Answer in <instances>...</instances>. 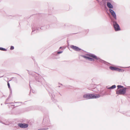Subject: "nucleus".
I'll use <instances>...</instances> for the list:
<instances>
[{"mask_svg": "<svg viewBox=\"0 0 130 130\" xmlns=\"http://www.w3.org/2000/svg\"><path fill=\"white\" fill-rule=\"evenodd\" d=\"M86 55L89 57L83 55H81L80 56L86 59H88L90 61H94L96 64H98L99 62L103 63L106 64H107L108 63L106 61L98 57L96 55L90 53L86 54Z\"/></svg>", "mask_w": 130, "mask_h": 130, "instance_id": "f257e3e1", "label": "nucleus"}, {"mask_svg": "<svg viewBox=\"0 0 130 130\" xmlns=\"http://www.w3.org/2000/svg\"><path fill=\"white\" fill-rule=\"evenodd\" d=\"M50 119L48 117H44L43 118L42 122V126L44 127L39 129L38 130H46L48 129V127L51 128L52 127L50 124Z\"/></svg>", "mask_w": 130, "mask_h": 130, "instance_id": "f03ea898", "label": "nucleus"}, {"mask_svg": "<svg viewBox=\"0 0 130 130\" xmlns=\"http://www.w3.org/2000/svg\"><path fill=\"white\" fill-rule=\"evenodd\" d=\"M49 27V25H47L46 27V28H48ZM32 30L31 34L35 32V33H36L38 32V31H39L40 30L42 29L43 30H45L46 29V27L44 26H41L40 28L36 26L35 25H33L32 26Z\"/></svg>", "mask_w": 130, "mask_h": 130, "instance_id": "7ed1b4c3", "label": "nucleus"}, {"mask_svg": "<svg viewBox=\"0 0 130 130\" xmlns=\"http://www.w3.org/2000/svg\"><path fill=\"white\" fill-rule=\"evenodd\" d=\"M112 26L115 31H118L121 30V28L119 24L116 21V20H112Z\"/></svg>", "mask_w": 130, "mask_h": 130, "instance_id": "20e7f679", "label": "nucleus"}, {"mask_svg": "<svg viewBox=\"0 0 130 130\" xmlns=\"http://www.w3.org/2000/svg\"><path fill=\"white\" fill-rule=\"evenodd\" d=\"M126 87L120 89L116 91V94L118 95H124L126 93Z\"/></svg>", "mask_w": 130, "mask_h": 130, "instance_id": "39448f33", "label": "nucleus"}, {"mask_svg": "<svg viewBox=\"0 0 130 130\" xmlns=\"http://www.w3.org/2000/svg\"><path fill=\"white\" fill-rule=\"evenodd\" d=\"M35 79L37 82L39 83L40 84H42V81L43 80V79L39 74H37V76L35 77Z\"/></svg>", "mask_w": 130, "mask_h": 130, "instance_id": "423d86ee", "label": "nucleus"}, {"mask_svg": "<svg viewBox=\"0 0 130 130\" xmlns=\"http://www.w3.org/2000/svg\"><path fill=\"white\" fill-rule=\"evenodd\" d=\"M95 96L94 94L87 93L84 94L83 97V98L86 99H93V96Z\"/></svg>", "mask_w": 130, "mask_h": 130, "instance_id": "0eeeda50", "label": "nucleus"}, {"mask_svg": "<svg viewBox=\"0 0 130 130\" xmlns=\"http://www.w3.org/2000/svg\"><path fill=\"white\" fill-rule=\"evenodd\" d=\"M109 11L113 18V19H111V21L112 20H117L116 15L115 11L111 9H109Z\"/></svg>", "mask_w": 130, "mask_h": 130, "instance_id": "6e6552de", "label": "nucleus"}, {"mask_svg": "<svg viewBox=\"0 0 130 130\" xmlns=\"http://www.w3.org/2000/svg\"><path fill=\"white\" fill-rule=\"evenodd\" d=\"M48 92L52 100L53 101H54L55 95L54 94L53 90L52 89H50V90L48 91Z\"/></svg>", "mask_w": 130, "mask_h": 130, "instance_id": "1a4fd4ad", "label": "nucleus"}, {"mask_svg": "<svg viewBox=\"0 0 130 130\" xmlns=\"http://www.w3.org/2000/svg\"><path fill=\"white\" fill-rule=\"evenodd\" d=\"M19 127L21 128H26L28 127V125L27 124L25 123H19L18 124Z\"/></svg>", "mask_w": 130, "mask_h": 130, "instance_id": "9d476101", "label": "nucleus"}, {"mask_svg": "<svg viewBox=\"0 0 130 130\" xmlns=\"http://www.w3.org/2000/svg\"><path fill=\"white\" fill-rule=\"evenodd\" d=\"M70 47L72 48L73 50L76 51L78 52L81 50L84 51L83 50L79 48L78 47L73 45H71L70 46Z\"/></svg>", "mask_w": 130, "mask_h": 130, "instance_id": "9b49d317", "label": "nucleus"}, {"mask_svg": "<svg viewBox=\"0 0 130 130\" xmlns=\"http://www.w3.org/2000/svg\"><path fill=\"white\" fill-rule=\"evenodd\" d=\"M52 58L54 59H57L59 58V57L58 56L56 52H55L52 54Z\"/></svg>", "mask_w": 130, "mask_h": 130, "instance_id": "f8f14e48", "label": "nucleus"}, {"mask_svg": "<svg viewBox=\"0 0 130 130\" xmlns=\"http://www.w3.org/2000/svg\"><path fill=\"white\" fill-rule=\"evenodd\" d=\"M107 6L109 8H110V9H112L113 8V6L110 2H107Z\"/></svg>", "mask_w": 130, "mask_h": 130, "instance_id": "ddd939ff", "label": "nucleus"}, {"mask_svg": "<svg viewBox=\"0 0 130 130\" xmlns=\"http://www.w3.org/2000/svg\"><path fill=\"white\" fill-rule=\"evenodd\" d=\"M117 68L113 66H110L109 67V69L113 71H117Z\"/></svg>", "mask_w": 130, "mask_h": 130, "instance_id": "4468645a", "label": "nucleus"}, {"mask_svg": "<svg viewBox=\"0 0 130 130\" xmlns=\"http://www.w3.org/2000/svg\"><path fill=\"white\" fill-rule=\"evenodd\" d=\"M100 93L103 96L105 95L106 92L104 90H101Z\"/></svg>", "mask_w": 130, "mask_h": 130, "instance_id": "2eb2a0df", "label": "nucleus"}, {"mask_svg": "<svg viewBox=\"0 0 130 130\" xmlns=\"http://www.w3.org/2000/svg\"><path fill=\"white\" fill-rule=\"evenodd\" d=\"M116 71H118L119 72H124V70L123 69L117 68Z\"/></svg>", "mask_w": 130, "mask_h": 130, "instance_id": "dca6fc26", "label": "nucleus"}, {"mask_svg": "<svg viewBox=\"0 0 130 130\" xmlns=\"http://www.w3.org/2000/svg\"><path fill=\"white\" fill-rule=\"evenodd\" d=\"M95 96H93V99L94 98H99L100 97L101 95L100 94H96V95H95L94 94Z\"/></svg>", "mask_w": 130, "mask_h": 130, "instance_id": "f3484780", "label": "nucleus"}, {"mask_svg": "<svg viewBox=\"0 0 130 130\" xmlns=\"http://www.w3.org/2000/svg\"><path fill=\"white\" fill-rule=\"evenodd\" d=\"M118 89H119L121 88H124V87L123 86L121 85H118L117 86Z\"/></svg>", "mask_w": 130, "mask_h": 130, "instance_id": "a211bd4d", "label": "nucleus"}, {"mask_svg": "<svg viewBox=\"0 0 130 130\" xmlns=\"http://www.w3.org/2000/svg\"><path fill=\"white\" fill-rule=\"evenodd\" d=\"M0 50L4 51H6L7 50L5 48L2 47H0Z\"/></svg>", "mask_w": 130, "mask_h": 130, "instance_id": "6ab92c4d", "label": "nucleus"}, {"mask_svg": "<svg viewBox=\"0 0 130 130\" xmlns=\"http://www.w3.org/2000/svg\"><path fill=\"white\" fill-rule=\"evenodd\" d=\"M12 79V78H13L14 79V81H15V82L16 83H18V81H17V79L16 78V77H12L11 78Z\"/></svg>", "mask_w": 130, "mask_h": 130, "instance_id": "aec40b11", "label": "nucleus"}, {"mask_svg": "<svg viewBox=\"0 0 130 130\" xmlns=\"http://www.w3.org/2000/svg\"><path fill=\"white\" fill-rule=\"evenodd\" d=\"M103 5L104 6V8H105V9L106 10H108V9H107V7L106 6V4L105 3H104V4H103Z\"/></svg>", "mask_w": 130, "mask_h": 130, "instance_id": "412c9836", "label": "nucleus"}, {"mask_svg": "<svg viewBox=\"0 0 130 130\" xmlns=\"http://www.w3.org/2000/svg\"><path fill=\"white\" fill-rule=\"evenodd\" d=\"M112 89H114L116 88V86L115 85H113L111 86Z\"/></svg>", "mask_w": 130, "mask_h": 130, "instance_id": "4be33fe9", "label": "nucleus"}, {"mask_svg": "<svg viewBox=\"0 0 130 130\" xmlns=\"http://www.w3.org/2000/svg\"><path fill=\"white\" fill-rule=\"evenodd\" d=\"M7 85L8 87V88L10 90V87L9 83V82H7Z\"/></svg>", "mask_w": 130, "mask_h": 130, "instance_id": "5701e85b", "label": "nucleus"}, {"mask_svg": "<svg viewBox=\"0 0 130 130\" xmlns=\"http://www.w3.org/2000/svg\"><path fill=\"white\" fill-rule=\"evenodd\" d=\"M14 47L12 46H11L10 47V50H13L14 49Z\"/></svg>", "mask_w": 130, "mask_h": 130, "instance_id": "b1692460", "label": "nucleus"}, {"mask_svg": "<svg viewBox=\"0 0 130 130\" xmlns=\"http://www.w3.org/2000/svg\"><path fill=\"white\" fill-rule=\"evenodd\" d=\"M63 52V51H58V52L57 53V54H61V53H62V52Z\"/></svg>", "mask_w": 130, "mask_h": 130, "instance_id": "393cba45", "label": "nucleus"}, {"mask_svg": "<svg viewBox=\"0 0 130 130\" xmlns=\"http://www.w3.org/2000/svg\"><path fill=\"white\" fill-rule=\"evenodd\" d=\"M106 88H107V89H112V87H111V86L110 87H108V86H106Z\"/></svg>", "mask_w": 130, "mask_h": 130, "instance_id": "a878e982", "label": "nucleus"}, {"mask_svg": "<svg viewBox=\"0 0 130 130\" xmlns=\"http://www.w3.org/2000/svg\"><path fill=\"white\" fill-rule=\"evenodd\" d=\"M28 71V73L29 74H30V75H32V73L31 72H29V71L28 70H27Z\"/></svg>", "mask_w": 130, "mask_h": 130, "instance_id": "bb28decb", "label": "nucleus"}, {"mask_svg": "<svg viewBox=\"0 0 130 130\" xmlns=\"http://www.w3.org/2000/svg\"><path fill=\"white\" fill-rule=\"evenodd\" d=\"M85 31L87 32V33H88L89 31V29H86L85 30Z\"/></svg>", "mask_w": 130, "mask_h": 130, "instance_id": "cd10ccee", "label": "nucleus"}, {"mask_svg": "<svg viewBox=\"0 0 130 130\" xmlns=\"http://www.w3.org/2000/svg\"><path fill=\"white\" fill-rule=\"evenodd\" d=\"M32 107L33 108V109H35V108L36 107V106H32Z\"/></svg>", "mask_w": 130, "mask_h": 130, "instance_id": "c85d7f7f", "label": "nucleus"}, {"mask_svg": "<svg viewBox=\"0 0 130 130\" xmlns=\"http://www.w3.org/2000/svg\"><path fill=\"white\" fill-rule=\"evenodd\" d=\"M11 97V96H10V95H9V96L8 99H9Z\"/></svg>", "mask_w": 130, "mask_h": 130, "instance_id": "c756f323", "label": "nucleus"}, {"mask_svg": "<svg viewBox=\"0 0 130 130\" xmlns=\"http://www.w3.org/2000/svg\"><path fill=\"white\" fill-rule=\"evenodd\" d=\"M7 102L6 101V102H5V104H8V103H6V102Z\"/></svg>", "mask_w": 130, "mask_h": 130, "instance_id": "7c9ffc66", "label": "nucleus"}, {"mask_svg": "<svg viewBox=\"0 0 130 130\" xmlns=\"http://www.w3.org/2000/svg\"><path fill=\"white\" fill-rule=\"evenodd\" d=\"M36 73L35 72H34L32 73V74H34V73ZM37 74H38L37 73Z\"/></svg>", "mask_w": 130, "mask_h": 130, "instance_id": "2f4dec72", "label": "nucleus"}, {"mask_svg": "<svg viewBox=\"0 0 130 130\" xmlns=\"http://www.w3.org/2000/svg\"><path fill=\"white\" fill-rule=\"evenodd\" d=\"M8 99H8L7 98V99H6V101L7 102V101H8Z\"/></svg>", "mask_w": 130, "mask_h": 130, "instance_id": "473e14b6", "label": "nucleus"}, {"mask_svg": "<svg viewBox=\"0 0 130 130\" xmlns=\"http://www.w3.org/2000/svg\"><path fill=\"white\" fill-rule=\"evenodd\" d=\"M4 76V75H3L2 76H0V78L3 77V76Z\"/></svg>", "mask_w": 130, "mask_h": 130, "instance_id": "72a5a7b5", "label": "nucleus"}, {"mask_svg": "<svg viewBox=\"0 0 130 130\" xmlns=\"http://www.w3.org/2000/svg\"><path fill=\"white\" fill-rule=\"evenodd\" d=\"M62 48V47H60L59 48V49H61Z\"/></svg>", "mask_w": 130, "mask_h": 130, "instance_id": "f704fd0d", "label": "nucleus"}, {"mask_svg": "<svg viewBox=\"0 0 130 130\" xmlns=\"http://www.w3.org/2000/svg\"><path fill=\"white\" fill-rule=\"evenodd\" d=\"M31 91V90H30V93H29V95L30 94Z\"/></svg>", "mask_w": 130, "mask_h": 130, "instance_id": "c9c22d12", "label": "nucleus"}, {"mask_svg": "<svg viewBox=\"0 0 130 130\" xmlns=\"http://www.w3.org/2000/svg\"><path fill=\"white\" fill-rule=\"evenodd\" d=\"M29 85L30 86V81L29 82Z\"/></svg>", "mask_w": 130, "mask_h": 130, "instance_id": "e433bc0d", "label": "nucleus"}, {"mask_svg": "<svg viewBox=\"0 0 130 130\" xmlns=\"http://www.w3.org/2000/svg\"><path fill=\"white\" fill-rule=\"evenodd\" d=\"M13 103V102H11V103H10V104H12Z\"/></svg>", "mask_w": 130, "mask_h": 130, "instance_id": "4c0bfd02", "label": "nucleus"}, {"mask_svg": "<svg viewBox=\"0 0 130 130\" xmlns=\"http://www.w3.org/2000/svg\"><path fill=\"white\" fill-rule=\"evenodd\" d=\"M129 67H130V66L129 67H126V68H129Z\"/></svg>", "mask_w": 130, "mask_h": 130, "instance_id": "58836bf2", "label": "nucleus"}, {"mask_svg": "<svg viewBox=\"0 0 130 130\" xmlns=\"http://www.w3.org/2000/svg\"><path fill=\"white\" fill-rule=\"evenodd\" d=\"M60 84V85H62V84Z\"/></svg>", "mask_w": 130, "mask_h": 130, "instance_id": "ea45409f", "label": "nucleus"}, {"mask_svg": "<svg viewBox=\"0 0 130 130\" xmlns=\"http://www.w3.org/2000/svg\"><path fill=\"white\" fill-rule=\"evenodd\" d=\"M38 70H39V68H38Z\"/></svg>", "mask_w": 130, "mask_h": 130, "instance_id": "a19ab883", "label": "nucleus"}, {"mask_svg": "<svg viewBox=\"0 0 130 130\" xmlns=\"http://www.w3.org/2000/svg\"><path fill=\"white\" fill-rule=\"evenodd\" d=\"M18 74V75H20V76H21V75H20L19 74Z\"/></svg>", "mask_w": 130, "mask_h": 130, "instance_id": "79ce46f5", "label": "nucleus"}, {"mask_svg": "<svg viewBox=\"0 0 130 130\" xmlns=\"http://www.w3.org/2000/svg\"><path fill=\"white\" fill-rule=\"evenodd\" d=\"M58 87H60V86H58Z\"/></svg>", "mask_w": 130, "mask_h": 130, "instance_id": "37998d69", "label": "nucleus"}, {"mask_svg": "<svg viewBox=\"0 0 130 130\" xmlns=\"http://www.w3.org/2000/svg\"><path fill=\"white\" fill-rule=\"evenodd\" d=\"M93 89H93V90H92V91H94V90H93Z\"/></svg>", "mask_w": 130, "mask_h": 130, "instance_id": "c03bdc74", "label": "nucleus"}, {"mask_svg": "<svg viewBox=\"0 0 130 130\" xmlns=\"http://www.w3.org/2000/svg\"><path fill=\"white\" fill-rule=\"evenodd\" d=\"M96 1H98V0H96Z\"/></svg>", "mask_w": 130, "mask_h": 130, "instance_id": "a18cd8bd", "label": "nucleus"}, {"mask_svg": "<svg viewBox=\"0 0 130 130\" xmlns=\"http://www.w3.org/2000/svg\"><path fill=\"white\" fill-rule=\"evenodd\" d=\"M16 103H18V102H16Z\"/></svg>", "mask_w": 130, "mask_h": 130, "instance_id": "49530a36", "label": "nucleus"}, {"mask_svg": "<svg viewBox=\"0 0 130 130\" xmlns=\"http://www.w3.org/2000/svg\"><path fill=\"white\" fill-rule=\"evenodd\" d=\"M64 25H65V26H66V24H65Z\"/></svg>", "mask_w": 130, "mask_h": 130, "instance_id": "de8ad7c7", "label": "nucleus"}, {"mask_svg": "<svg viewBox=\"0 0 130 130\" xmlns=\"http://www.w3.org/2000/svg\"><path fill=\"white\" fill-rule=\"evenodd\" d=\"M20 103H22V102H20Z\"/></svg>", "mask_w": 130, "mask_h": 130, "instance_id": "09e8293b", "label": "nucleus"}]
</instances>
